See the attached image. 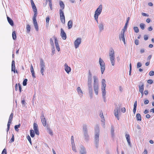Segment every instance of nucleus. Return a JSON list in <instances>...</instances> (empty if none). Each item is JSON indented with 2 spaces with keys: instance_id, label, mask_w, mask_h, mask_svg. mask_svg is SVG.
<instances>
[{
  "instance_id": "obj_1",
  "label": "nucleus",
  "mask_w": 154,
  "mask_h": 154,
  "mask_svg": "<svg viewBox=\"0 0 154 154\" xmlns=\"http://www.w3.org/2000/svg\"><path fill=\"white\" fill-rule=\"evenodd\" d=\"M100 130L99 126L96 125L94 128V143L96 149L99 146Z\"/></svg>"
},
{
  "instance_id": "obj_2",
  "label": "nucleus",
  "mask_w": 154,
  "mask_h": 154,
  "mask_svg": "<svg viewBox=\"0 0 154 154\" xmlns=\"http://www.w3.org/2000/svg\"><path fill=\"white\" fill-rule=\"evenodd\" d=\"M93 78L94 81L93 83L94 89L95 94L96 95H97L98 94L99 89L98 79L95 76H93Z\"/></svg>"
},
{
  "instance_id": "obj_3",
  "label": "nucleus",
  "mask_w": 154,
  "mask_h": 154,
  "mask_svg": "<svg viewBox=\"0 0 154 154\" xmlns=\"http://www.w3.org/2000/svg\"><path fill=\"white\" fill-rule=\"evenodd\" d=\"M83 129L85 140L86 142H88L89 140V136L88 133L87 126L86 125L84 124L83 125Z\"/></svg>"
},
{
  "instance_id": "obj_4",
  "label": "nucleus",
  "mask_w": 154,
  "mask_h": 154,
  "mask_svg": "<svg viewBox=\"0 0 154 154\" xmlns=\"http://www.w3.org/2000/svg\"><path fill=\"white\" fill-rule=\"evenodd\" d=\"M109 58L111 64L112 66H114L115 64V56L114 51L113 49H111L109 53Z\"/></svg>"
},
{
  "instance_id": "obj_5",
  "label": "nucleus",
  "mask_w": 154,
  "mask_h": 154,
  "mask_svg": "<svg viewBox=\"0 0 154 154\" xmlns=\"http://www.w3.org/2000/svg\"><path fill=\"white\" fill-rule=\"evenodd\" d=\"M125 30L122 29L121 33L119 35V39L120 41L122 40L124 44H125V38H126V35L125 34Z\"/></svg>"
},
{
  "instance_id": "obj_6",
  "label": "nucleus",
  "mask_w": 154,
  "mask_h": 154,
  "mask_svg": "<svg viewBox=\"0 0 154 154\" xmlns=\"http://www.w3.org/2000/svg\"><path fill=\"white\" fill-rule=\"evenodd\" d=\"M122 106V104H120L118 105V106L116 105L115 109L114 111V114L116 117L118 119H119V117L118 116V111L120 109Z\"/></svg>"
},
{
  "instance_id": "obj_7",
  "label": "nucleus",
  "mask_w": 154,
  "mask_h": 154,
  "mask_svg": "<svg viewBox=\"0 0 154 154\" xmlns=\"http://www.w3.org/2000/svg\"><path fill=\"white\" fill-rule=\"evenodd\" d=\"M40 67L41 69V73L43 75L45 69V63L42 59H41L40 61Z\"/></svg>"
},
{
  "instance_id": "obj_8",
  "label": "nucleus",
  "mask_w": 154,
  "mask_h": 154,
  "mask_svg": "<svg viewBox=\"0 0 154 154\" xmlns=\"http://www.w3.org/2000/svg\"><path fill=\"white\" fill-rule=\"evenodd\" d=\"M102 5H99L95 11L94 16H98L100 14L102 11Z\"/></svg>"
},
{
  "instance_id": "obj_9",
  "label": "nucleus",
  "mask_w": 154,
  "mask_h": 154,
  "mask_svg": "<svg viewBox=\"0 0 154 154\" xmlns=\"http://www.w3.org/2000/svg\"><path fill=\"white\" fill-rule=\"evenodd\" d=\"M81 38H77L75 41L74 42V45L75 48H77L79 47V45L81 42Z\"/></svg>"
},
{
  "instance_id": "obj_10",
  "label": "nucleus",
  "mask_w": 154,
  "mask_h": 154,
  "mask_svg": "<svg viewBox=\"0 0 154 154\" xmlns=\"http://www.w3.org/2000/svg\"><path fill=\"white\" fill-rule=\"evenodd\" d=\"M41 119L43 126H46V121L45 118L44 113L43 112L41 113Z\"/></svg>"
},
{
  "instance_id": "obj_11",
  "label": "nucleus",
  "mask_w": 154,
  "mask_h": 154,
  "mask_svg": "<svg viewBox=\"0 0 154 154\" xmlns=\"http://www.w3.org/2000/svg\"><path fill=\"white\" fill-rule=\"evenodd\" d=\"M80 154H87V151L85 147L83 146H80Z\"/></svg>"
},
{
  "instance_id": "obj_12",
  "label": "nucleus",
  "mask_w": 154,
  "mask_h": 154,
  "mask_svg": "<svg viewBox=\"0 0 154 154\" xmlns=\"http://www.w3.org/2000/svg\"><path fill=\"white\" fill-rule=\"evenodd\" d=\"M60 35L62 38L64 40H65L66 38V34L62 28L61 29Z\"/></svg>"
},
{
  "instance_id": "obj_13",
  "label": "nucleus",
  "mask_w": 154,
  "mask_h": 154,
  "mask_svg": "<svg viewBox=\"0 0 154 154\" xmlns=\"http://www.w3.org/2000/svg\"><path fill=\"white\" fill-rule=\"evenodd\" d=\"M125 137L126 138L127 141L128 143V145L130 147H131V141L130 138V136L128 134H126L125 135Z\"/></svg>"
},
{
  "instance_id": "obj_14",
  "label": "nucleus",
  "mask_w": 154,
  "mask_h": 154,
  "mask_svg": "<svg viewBox=\"0 0 154 154\" xmlns=\"http://www.w3.org/2000/svg\"><path fill=\"white\" fill-rule=\"evenodd\" d=\"M139 91H143L144 87V84L143 82H140V84L139 85Z\"/></svg>"
},
{
  "instance_id": "obj_15",
  "label": "nucleus",
  "mask_w": 154,
  "mask_h": 154,
  "mask_svg": "<svg viewBox=\"0 0 154 154\" xmlns=\"http://www.w3.org/2000/svg\"><path fill=\"white\" fill-rule=\"evenodd\" d=\"M100 116L101 117V122H102L103 123V125H105V119L104 116H103V113L102 111H100V114H99Z\"/></svg>"
},
{
  "instance_id": "obj_16",
  "label": "nucleus",
  "mask_w": 154,
  "mask_h": 154,
  "mask_svg": "<svg viewBox=\"0 0 154 154\" xmlns=\"http://www.w3.org/2000/svg\"><path fill=\"white\" fill-rule=\"evenodd\" d=\"M65 69V71L67 73H69L71 71V68L70 67L68 66L66 63H65L64 65Z\"/></svg>"
},
{
  "instance_id": "obj_17",
  "label": "nucleus",
  "mask_w": 154,
  "mask_h": 154,
  "mask_svg": "<svg viewBox=\"0 0 154 154\" xmlns=\"http://www.w3.org/2000/svg\"><path fill=\"white\" fill-rule=\"evenodd\" d=\"M11 71L12 72H14V73H15V62L14 60H12V62Z\"/></svg>"
},
{
  "instance_id": "obj_18",
  "label": "nucleus",
  "mask_w": 154,
  "mask_h": 154,
  "mask_svg": "<svg viewBox=\"0 0 154 154\" xmlns=\"http://www.w3.org/2000/svg\"><path fill=\"white\" fill-rule=\"evenodd\" d=\"M106 82L105 79H103L102 80V88L101 89H105L106 87Z\"/></svg>"
},
{
  "instance_id": "obj_19",
  "label": "nucleus",
  "mask_w": 154,
  "mask_h": 154,
  "mask_svg": "<svg viewBox=\"0 0 154 154\" xmlns=\"http://www.w3.org/2000/svg\"><path fill=\"white\" fill-rule=\"evenodd\" d=\"M30 70H31V72L32 73L33 78H35V72H34V70L33 66L32 64H31V65Z\"/></svg>"
},
{
  "instance_id": "obj_20",
  "label": "nucleus",
  "mask_w": 154,
  "mask_h": 154,
  "mask_svg": "<svg viewBox=\"0 0 154 154\" xmlns=\"http://www.w3.org/2000/svg\"><path fill=\"white\" fill-rule=\"evenodd\" d=\"M46 127L47 128V132L51 135H53V131L50 128L49 126L47 125L46 126Z\"/></svg>"
},
{
  "instance_id": "obj_21",
  "label": "nucleus",
  "mask_w": 154,
  "mask_h": 154,
  "mask_svg": "<svg viewBox=\"0 0 154 154\" xmlns=\"http://www.w3.org/2000/svg\"><path fill=\"white\" fill-rule=\"evenodd\" d=\"M7 19L8 21L11 25L13 26L14 25V23L13 20L9 17H7Z\"/></svg>"
},
{
  "instance_id": "obj_22",
  "label": "nucleus",
  "mask_w": 154,
  "mask_h": 154,
  "mask_svg": "<svg viewBox=\"0 0 154 154\" xmlns=\"http://www.w3.org/2000/svg\"><path fill=\"white\" fill-rule=\"evenodd\" d=\"M72 20H70L68 21L67 25L69 29L72 28Z\"/></svg>"
},
{
  "instance_id": "obj_23",
  "label": "nucleus",
  "mask_w": 154,
  "mask_h": 154,
  "mask_svg": "<svg viewBox=\"0 0 154 154\" xmlns=\"http://www.w3.org/2000/svg\"><path fill=\"white\" fill-rule=\"evenodd\" d=\"M59 4L60 7L61 8L60 9H61L62 10H63L64 8L65 7V5L64 4L62 1H60Z\"/></svg>"
},
{
  "instance_id": "obj_24",
  "label": "nucleus",
  "mask_w": 154,
  "mask_h": 154,
  "mask_svg": "<svg viewBox=\"0 0 154 154\" xmlns=\"http://www.w3.org/2000/svg\"><path fill=\"white\" fill-rule=\"evenodd\" d=\"M59 12L60 18L65 17L64 13L63 10H62L61 9H60Z\"/></svg>"
},
{
  "instance_id": "obj_25",
  "label": "nucleus",
  "mask_w": 154,
  "mask_h": 154,
  "mask_svg": "<svg viewBox=\"0 0 154 154\" xmlns=\"http://www.w3.org/2000/svg\"><path fill=\"white\" fill-rule=\"evenodd\" d=\"M136 117L137 121H141V117L140 114L139 113H137L136 115Z\"/></svg>"
},
{
  "instance_id": "obj_26",
  "label": "nucleus",
  "mask_w": 154,
  "mask_h": 154,
  "mask_svg": "<svg viewBox=\"0 0 154 154\" xmlns=\"http://www.w3.org/2000/svg\"><path fill=\"white\" fill-rule=\"evenodd\" d=\"M98 27L100 31H101L104 29L102 23H100L98 25Z\"/></svg>"
},
{
  "instance_id": "obj_27",
  "label": "nucleus",
  "mask_w": 154,
  "mask_h": 154,
  "mask_svg": "<svg viewBox=\"0 0 154 154\" xmlns=\"http://www.w3.org/2000/svg\"><path fill=\"white\" fill-rule=\"evenodd\" d=\"M99 63L100 66H104L105 63L103 61V60L101 59L100 58L99 59Z\"/></svg>"
},
{
  "instance_id": "obj_28",
  "label": "nucleus",
  "mask_w": 154,
  "mask_h": 154,
  "mask_svg": "<svg viewBox=\"0 0 154 154\" xmlns=\"http://www.w3.org/2000/svg\"><path fill=\"white\" fill-rule=\"evenodd\" d=\"M30 134L31 137H33L35 136V132L33 130H31L30 131Z\"/></svg>"
},
{
  "instance_id": "obj_29",
  "label": "nucleus",
  "mask_w": 154,
  "mask_h": 154,
  "mask_svg": "<svg viewBox=\"0 0 154 154\" xmlns=\"http://www.w3.org/2000/svg\"><path fill=\"white\" fill-rule=\"evenodd\" d=\"M54 38L55 40L54 42L56 47L59 46L58 44V41L57 39V38L55 37H54Z\"/></svg>"
},
{
  "instance_id": "obj_30",
  "label": "nucleus",
  "mask_w": 154,
  "mask_h": 154,
  "mask_svg": "<svg viewBox=\"0 0 154 154\" xmlns=\"http://www.w3.org/2000/svg\"><path fill=\"white\" fill-rule=\"evenodd\" d=\"M77 91L79 94H83V92L80 88L78 87L77 88Z\"/></svg>"
},
{
  "instance_id": "obj_31",
  "label": "nucleus",
  "mask_w": 154,
  "mask_h": 154,
  "mask_svg": "<svg viewBox=\"0 0 154 154\" xmlns=\"http://www.w3.org/2000/svg\"><path fill=\"white\" fill-rule=\"evenodd\" d=\"M26 32L27 33H29L30 31L31 28L29 25L27 24L26 26Z\"/></svg>"
},
{
  "instance_id": "obj_32",
  "label": "nucleus",
  "mask_w": 154,
  "mask_h": 154,
  "mask_svg": "<svg viewBox=\"0 0 154 154\" xmlns=\"http://www.w3.org/2000/svg\"><path fill=\"white\" fill-rule=\"evenodd\" d=\"M12 36L13 39L14 40H15L16 39L17 37L16 32L15 31L13 32L12 33Z\"/></svg>"
},
{
  "instance_id": "obj_33",
  "label": "nucleus",
  "mask_w": 154,
  "mask_h": 154,
  "mask_svg": "<svg viewBox=\"0 0 154 154\" xmlns=\"http://www.w3.org/2000/svg\"><path fill=\"white\" fill-rule=\"evenodd\" d=\"M140 26L142 29L144 30L145 29V25L144 24L141 23L140 24Z\"/></svg>"
},
{
  "instance_id": "obj_34",
  "label": "nucleus",
  "mask_w": 154,
  "mask_h": 154,
  "mask_svg": "<svg viewBox=\"0 0 154 154\" xmlns=\"http://www.w3.org/2000/svg\"><path fill=\"white\" fill-rule=\"evenodd\" d=\"M102 91V96L103 97H104V98H105V96H106V90L105 89H101Z\"/></svg>"
},
{
  "instance_id": "obj_35",
  "label": "nucleus",
  "mask_w": 154,
  "mask_h": 154,
  "mask_svg": "<svg viewBox=\"0 0 154 154\" xmlns=\"http://www.w3.org/2000/svg\"><path fill=\"white\" fill-rule=\"evenodd\" d=\"M33 129L34 130L38 129V125L35 123L33 124Z\"/></svg>"
},
{
  "instance_id": "obj_36",
  "label": "nucleus",
  "mask_w": 154,
  "mask_h": 154,
  "mask_svg": "<svg viewBox=\"0 0 154 154\" xmlns=\"http://www.w3.org/2000/svg\"><path fill=\"white\" fill-rule=\"evenodd\" d=\"M12 121H9L8 120V124H7V132H8L9 130L10 129V125L11 124V122Z\"/></svg>"
},
{
  "instance_id": "obj_37",
  "label": "nucleus",
  "mask_w": 154,
  "mask_h": 154,
  "mask_svg": "<svg viewBox=\"0 0 154 154\" xmlns=\"http://www.w3.org/2000/svg\"><path fill=\"white\" fill-rule=\"evenodd\" d=\"M89 91H93L91 84H88Z\"/></svg>"
},
{
  "instance_id": "obj_38",
  "label": "nucleus",
  "mask_w": 154,
  "mask_h": 154,
  "mask_svg": "<svg viewBox=\"0 0 154 154\" xmlns=\"http://www.w3.org/2000/svg\"><path fill=\"white\" fill-rule=\"evenodd\" d=\"M50 20V18L49 17H48L46 18V25L47 26H48V23H49Z\"/></svg>"
},
{
  "instance_id": "obj_39",
  "label": "nucleus",
  "mask_w": 154,
  "mask_h": 154,
  "mask_svg": "<svg viewBox=\"0 0 154 154\" xmlns=\"http://www.w3.org/2000/svg\"><path fill=\"white\" fill-rule=\"evenodd\" d=\"M27 79H25L23 81V86H25L26 85L27 82Z\"/></svg>"
},
{
  "instance_id": "obj_40",
  "label": "nucleus",
  "mask_w": 154,
  "mask_h": 154,
  "mask_svg": "<svg viewBox=\"0 0 154 154\" xmlns=\"http://www.w3.org/2000/svg\"><path fill=\"white\" fill-rule=\"evenodd\" d=\"M101 67V71L102 74H103L105 69V65L102 66Z\"/></svg>"
},
{
  "instance_id": "obj_41",
  "label": "nucleus",
  "mask_w": 154,
  "mask_h": 154,
  "mask_svg": "<svg viewBox=\"0 0 154 154\" xmlns=\"http://www.w3.org/2000/svg\"><path fill=\"white\" fill-rule=\"evenodd\" d=\"M33 24L36 30V31H38V27L37 23H34Z\"/></svg>"
},
{
  "instance_id": "obj_42",
  "label": "nucleus",
  "mask_w": 154,
  "mask_h": 154,
  "mask_svg": "<svg viewBox=\"0 0 154 154\" xmlns=\"http://www.w3.org/2000/svg\"><path fill=\"white\" fill-rule=\"evenodd\" d=\"M134 31L136 33H138L139 32V29L138 27H134L133 28Z\"/></svg>"
},
{
  "instance_id": "obj_43",
  "label": "nucleus",
  "mask_w": 154,
  "mask_h": 154,
  "mask_svg": "<svg viewBox=\"0 0 154 154\" xmlns=\"http://www.w3.org/2000/svg\"><path fill=\"white\" fill-rule=\"evenodd\" d=\"M92 75L91 73L90 70H89L88 72V79H92Z\"/></svg>"
},
{
  "instance_id": "obj_44",
  "label": "nucleus",
  "mask_w": 154,
  "mask_h": 154,
  "mask_svg": "<svg viewBox=\"0 0 154 154\" xmlns=\"http://www.w3.org/2000/svg\"><path fill=\"white\" fill-rule=\"evenodd\" d=\"M89 97L90 99H92L93 97V91H89Z\"/></svg>"
},
{
  "instance_id": "obj_45",
  "label": "nucleus",
  "mask_w": 154,
  "mask_h": 154,
  "mask_svg": "<svg viewBox=\"0 0 154 154\" xmlns=\"http://www.w3.org/2000/svg\"><path fill=\"white\" fill-rule=\"evenodd\" d=\"M31 5L32 6V8L33 9V11H37L36 8L35 4L32 5Z\"/></svg>"
},
{
  "instance_id": "obj_46",
  "label": "nucleus",
  "mask_w": 154,
  "mask_h": 154,
  "mask_svg": "<svg viewBox=\"0 0 154 154\" xmlns=\"http://www.w3.org/2000/svg\"><path fill=\"white\" fill-rule=\"evenodd\" d=\"M51 51H52V54L51 55H53L55 53V47L54 46H52V48L51 49Z\"/></svg>"
},
{
  "instance_id": "obj_47",
  "label": "nucleus",
  "mask_w": 154,
  "mask_h": 154,
  "mask_svg": "<svg viewBox=\"0 0 154 154\" xmlns=\"http://www.w3.org/2000/svg\"><path fill=\"white\" fill-rule=\"evenodd\" d=\"M26 137H27V140H28L29 142L31 144V145H32L31 140V138H30V136L29 135H28Z\"/></svg>"
},
{
  "instance_id": "obj_48",
  "label": "nucleus",
  "mask_w": 154,
  "mask_h": 154,
  "mask_svg": "<svg viewBox=\"0 0 154 154\" xmlns=\"http://www.w3.org/2000/svg\"><path fill=\"white\" fill-rule=\"evenodd\" d=\"M13 113H11L9 117V121H12V119L13 118Z\"/></svg>"
},
{
  "instance_id": "obj_49",
  "label": "nucleus",
  "mask_w": 154,
  "mask_h": 154,
  "mask_svg": "<svg viewBox=\"0 0 154 154\" xmlns=\"http://www.w3.org/2000/svg\"><path fill=\"white\" fill-rule=\"evenodd\" d=\"M33 11L34 13V14L32 18H36V17L37 14V11Z\"/></svg>"
},
{
  "instance_id": "obj_50",
  "label": "nucleus",
  "mask_w": 154,
  "mask_h": 154,
  "mask_svg": "<svg viewBox=\"0 0 154 154\" xmlns=\"http://www.w3.org/2000/svg\"><path fill=\"white\" fill-rule=\"evenodd\" d=\"M20 125H16L14 126V129L16 131H18V128L20 127Z\"/></svg>"
},
{
  "instance_id": "obj_51",
  "label": "nucleus",
  "mask_w": 154,
  "mask_h": 154,
  "mask_svg": "<svg viewBox=\"0 0 154 154\" xmlns=\"http://www.w3.org/2000/svg\"><path fill=\"white\" fill-rule=\"evenodd\" d=\"M111 133L112 136L113 137L114 135V129L112 127L111 129Z\"/></svg>"
},
{
  "instance_id": "obj_52",
  "label": "nucleus",
  "mask_w": 154,
  "mask_h": 154,
  "mask_svg": "<svg viewBox=\"0 0 154 154\" xmlns=\"http://www.w3.org/2000/svg\"><path fill=\"white\" fill-rule=\"evenodd\" d=\"M60 19L62 23H65V17H61L60 18Z\"/></svg>"
},
{
  "instance_id": "obj_53",
  "label": "nucleus",
  "mask_w": 154,
  "mask_h": 154,
  "mask_svg": "<svg viewBox=\"0 0 154 154\" xmlns=\"http://www.w3.org/2000/svg\"><path fill=\"white\" fill-rule=\"evenodd\" d=\"M142 66V64L140 62H138L137 63V68L138 69L139 68Z\"/></svg>"
},
{
  "instance_id": "obj_54",
  "label": "nucleus",
  "mask_w": 154,
  "mask_h": 154,
  "mask_svg": "<svg viewBox=\"0 0 154 154\" xmlns=\"http://www.w3.org/2000/svg\"><path fill=\"white\" fill-rule=\"evenodd\" d=\"M14 136L13 134H12V137L9 142L10 143H11L12 142H14Z\"/></svg>"
},
{
  "instance_id": "obj_55",
  "label": "nucleus",
  "mask_w": 154,
  "mask_h": 154,
  "mask_svg": "<svg viewBox=\"0 0 154 154\" xmlns=\"http://www.w3.org/2000/svg\"><path fill=\"white\" fill-rule=\"evenodd\" d=\"M50 44L52 46H54L53 40L51 38L50 39Z\"/></svg>"
},
{
  "instance_id": "obj_56",
  "label": "nucleus",
  "mask_w": 154,
  "mask_h": 154,
  "mask_svg": "<svg viewBox=\"0 0 154 154\" xmlns=\"http://www.w3.org/2000/svg\"><path fill=\"white\" fill-rule=\"evenodd\" d=\"M49 5L50 8L51 10H52V2H51V1H50L49 2Z\"/></svg>"
},
{
  "instance_id": "obj_57",
  "label": "nucleus",
  "mask_w": 154,
  "mask_h": 154,
  "mask_svg": "<svg viewBox=\"0 0 154 154\" xmlns=\"http://www.w3.org/2000/svg\"><path fill=\"white\" fill-rule=\"evenodd\" d=\"M34 131V132L36 134L38 135L39 134V132L38 130V129L35 130Z\"/></svg>"
},
{
  "instance_id": "obj_58",
  "label": "nucleus",
  "mask_w": 154,
  "mask_h": 154,
  "mask_svg": "<svg viewBox=\"0 0 154 154\" xmlns=\"http://www.w3.org/2000/svg\"><path fill=\"white\" fill-rule=\"evenodd\" d=\"M149 75L150 76H153L154 75V71H150L149 72Z\"/></svg>"
},
{
  "instance_id": "obj_59",
  "label": "nucleus",
  "mask_w": 154,
  "mask_h": 154,
  "mask_svg": "<svg viewBox=\"0 0 154 154\" xmlns=\"http://www.w3.org/2000/svg\"><path fill=\"white\" fill-rule=\"evenodd\" d=\"M18 87H19V91H20V92H21V85L20 83L18 84Z\"/></svg>"
},
{
  "instance_id": "obj_60",
  "label": "nucleus",
  "mask_w": 154,
  "mask_h": 154,
  "mask_svg": "<svg viewBox=\"0 0 154 154\" xmlns=\"http://www.w3.org/2000/svg\"><path fill=\"white\" fill-rule=\"evenodd\" d=\"M72 145V150L76 152V148L75 146V145Z\"/></svg>"
},
{
  "instance_id": "obj_61",
  "label": "nucleus",
  "mask_w": 154,
  "mask_h": 154,
  "mask_svg": "<svg viewBox=\"0 0 154 154\" xmlns=\"http://www.w3.org/2000/svg\"><path fill=\"white\" fill-rule=\"evenodd\" d=\"M153 81L152 79H149L147 81V83L150 84H152Z\"/></svg>"
},
{
  "instance_id": "obj_62",
  "label": "nucleus",
  "mask_w": 154,
  "mask_h": 154,
  "mask_svg": "<svg viewBox=\"0 0 154 154\" xmlns=\"http://www.w3.org/2000/svg\"><path fill=\"white\" fill-rule=\"evenodd\" d=\"M6 150L5 149H4L2 151V154H6Z\"/></svg>"
},
{
  "instance_id": "obj_63",
  "label": "nucleus",
  "mask_w": 154,
  "mask_h": 154,
  "mask_svg": "<svg viewBox=\"0 0 154 154\" xmlns=\"http://www.w3.org/2000/svg\"><path fill=\"white\" fill-rule=\"evenodd\" d=\"M121 111L122 112L125 113V112L126 109L125 107L122 108L121 109Z\"/></svg>"
},
{
  "instance_id": "obj_64",
  "label": "nucleus",
  "mask_w": 154,
  "mask_h": 154,
  "mask_svg": "<svg viewBox=\"0 0 154 154\" xmlns=\"http://www.w3.org/2000/svg\"><path fill=\"white\" fill-rule=\"evenodd\" d=\"M148 36L147 35H144V38L145 40L146 41L148 39Z\"/></svg>"
}]
</instances>
